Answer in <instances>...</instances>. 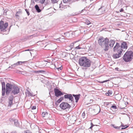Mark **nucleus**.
Here are the masks:
<instances>
[{
  "label": "nucleus",
  "instance_id": "f257e3e1",
  "mask_svg": "<svg viewBox=\"0 0 133 133\" xmlns=\"http://www.w3.org/2000/svg\"><path fill=\"white\" fill-rule=\"evenodd\" d=\"M98 42L100 46L102 47H105L104 50L105 51L108 50L109 47L112 48L115 43L114 40H110L109 41L108 39L105 38L103 37L99 38Z\"/></svg>",
  "mask_w": 133,
  "mask_h": 133
},
{
  "label": "nucleus",
  "instance_id": "f03ea898",
  "mask_svg": "<svg viewBox=\"0 0 133 133\" xmlns=\"http://www.w3.org/2000/svg\"><path fill=\"white\" fill-rule=\"evenodd\" d=\"M79 64L82 67L88 68L90 66V61L86 57H81L79 60Z\"/></svg>",
  "mask_w": 133,
  "mask_h": 133
},
{
  "label": "nucleus",
  "instance_id": "7ed1b4c3",
  "mask_svg": "<svg viewBox=\"0 0 133 133\" xmlns=\"http://www.w3.org/2000/svg\"><path fill=\"white\" fill-rule=\"evenodd\" d=\"M133 58V52L131 51H127L123 56V59L126 62H129Z\"/></svg>",
  "mask_w": 133,
  "mask_h": 133
},
{
  "label": "nucleus",
  "instance_id": "20e7f679",
  "mask_svg": "<svg viewBox=\"0 0 133 133\" xmlns=\"http://www.w3.org/2000/svg\"><path fill=\"white\" fill-rule=\"evenodd\" d=\"M8 26V24L6 22L4 23L3 21H0V29L1 31L4 32L7 30V27Z\"/></svg>",
  "mask_w": 133,
  "mask_h": 133
},
{
  "label": "nucleus",
  "instance_id": "39448f33",
  "mask_svg": "<svg viewBox=\"0 0 133 133\" xmlns=\"http://www.w3.org/2000/svg\"><path fill=\"white\" fill-rule=\"evenodd\" d=\"M114 51L115 52L122 53L123 51V49L121 47V44L116 43L115 45L113 48Z\"/></svg>",
  "mask_w": 133,
  "mask_h": 133
},
{
  "label": "nucleus",
  "instance_id": "423d86ee",
  "mask_svg": "<svg viewBox=\"0 0 133 133\" xmlns=\"http://www.w3.org/2000/svg\"><path fill=\"white\" fill-rule=\"evenodd\" d=\"M59 107L61 109L65 110L70 109L71 106L67 103L63 102L60 104Z\"/></svg>",
  "mask_w": 133,
  "mask_h": 133
},
{
  "label": "nucleus",
  "instance_id": "0eeeda50",
  "mask_svg": "<svg viewBox=\"0 0 133 133\" xmlns=\"http://www.w3.org/2000/svg\"><path fill=\"white\" fill-rule=\"evenodd\" d=\"M14 85L11 84L7 83L6 85V95L9 94L10 91L12 90L14 86Z\"/></svg>",
  "mask_w": 133,
  "mask_h": 133
},
{
  "label": "nucleus",
  "instance_id": "6e6552de",
  "mask_svg": "<svg viewBox=\"0 0 133 133\" xmlns=\"http://www.w3.org/2000/svg\"><path fill=\"white\" fill-rule=\"evenodd\" d=\"M20 91V89L17 87L15 85L13 88L12 89L11 93L14 95H15L18 93Z\"/></svg>",
  "mask_w": 133,
  "mask_h": 133
},
{
  "label": "nucleus",
  "instance_id": "1a4fd4ad",
  "mask_svg": "<svg viewBox=\"0 0 133 133\" xmlns=\"http://www.w3.org/2000/svg\"><path fill=\"white\" fill-rule=\"evenodd\" d=\"M54 91L55 95L57 97L61 96L63 95L61 91L58 89H54Z\"/></svg>",
  "mask_w": 133,
  "mask_h": 133
},
{
  "label": "nucleus",
  "instance_id": "9d476101",
  "mask_svg": "<svg viewBox=\"0 0 133 133\" xmlns=\"http://www.w3.org/2000/svg\"><path fill=\"white\" fill-rule=\"evenodd\" d=\"M2 95L4 96L5 95V82H3L2 83Z\"/></svg>",
  "mask_w": 133,
  "mask_h": 133
},
{
  "label": "nucleus",
  "instance_id": "9b49d317",
  "mask_svg": "<svg viewBox=\"0 0 133 133\" xmlns=\"http://www.w3.org/2000/svg\"><path fill=\"white\" fill-rule=\"evenodd\" d=\"M44 48L45 50H52L54 49L52 48V44H51L46 45L44 47Z\"/></svg>",
  "mask_w": 133,
  "mask_h": 133
},
{
  "label": "nucleus",
  "instance_id": "f8f14e48",
  "mask_svg": "<svg viewBox=\"0 0 133 133\" xmlns=\"http://www.w3.org/2000/svg\"><path fill=\"white\" fill-rule=\"evenodd\" d=\"M50 115L49 114H48L47 112H42V116L43 117H45V119L49 118V116Z\"/></svg>",
  "mask_w": 133,
  "mask_h": 133
},
{
  "label": "nucleus",
  "instance_id": "ddd939ff",
  "mask_svg": "<svg viewBox=\"0 0 133 133\" xmlns=\"http://www.w3.org/2000/svg\"><path fill=\"white\" fill-rule=\"evenodd\" d=\"M64 98L65 99H68L69 100H72L73 98L72 95L71 94H68L64 95Z\"/></svg>",
  "mask_w": 133,
  "mask_h": 133
},
{
  "label": "nucleus",
  "instance_id": "4468645a",
  "mask_svg": "<svg viewBox=\"0 0 133 133\" xmlns=\"http://www.w3.org/2000/svg\"><path fill=\"white\" fill-rule=\"evenodd\" d=\"M113 55V57L114 58H119L121 56L122 53L115 52Z\"/></svg>",
  "mask_w": 133,
  "mask_h": 133
},
{
  "label": "nucleus",
  "instance_id": "2eb2a0df",
  "mask_svg": "<svg viewBox=\"0 0 133 133\" xmlns=\"http://www.w3.org/2000/svg\"><path fill=\"white\" fill-rule=\"evenodd\" d=\"M121 47L122 49H127V46L126 43L125 42H123L121 44Z\"/></svg>",
  "mask_w": 133,
  "mask_h": 133
},
{
  "label": "nucleus",
  "instance_id": "dca6fc26",
  "mask_svg": "<svg viewBox=\"0 0 133 133\" xmlns=\"http://www.w3.org/2000/svg\"><path fill=\"white\" fill-rule=\"evenodd\" d=\"M25 94L26 96H28L29 97L30 96H32L35 95H33L28 90L26 91V92Z\"/></svg>",
  "mask_w": 133,
  "mask_h": 133
},
{
  "label": "nucleus",
  "instance_id": "f3484780",
  "mask_svg": "<svg viewBox=\"0 0 133 133\" xmlns=\"http://www.w3.org/2000/svg\"><path fill=\"white\" fill-rule=\"evenodd\" d=\"M81 96L80 94L74 95L73 94L72 96L75 97V100H79Z\"/></svg>",
  "mask_w": 133,
  "mask_h": 133
},
{
  "label": "nucleus",
  "instance_id": "a211bd4d",
  "mask_svg": "<svg viewBox=\"0 0 133 133\" xmlns=\"http://www.w3.org/2000/svg\"><path fill=\"white\" fill-rule=\"evenodd\" d=\"M35 8L38 12H39L41 11V10L39 8V7L38 5H36L35 6Z\"/></svg>",
  "mask_w": 133,
  "mask_h": 133
},
{
  "label": "nucleus",
  "instance_id": "6ab92c4d",
  "mask_svg": "<svg viewBox=\"0 0 133 133\" xmlns=\"http://www.w3.org/2000/svg\"><path fill=\"white\" fill-rule=\"evenodd\" d=\"M8 106L11 107L13 104V100H9Z\"/></svg>",
  "mask_w": 133,
  "mask_h": 133
},
{
  "label": "nucleus",
  "instance_id": "aec40b11",
  "mask_svg": "<svg viewBox=\"0 0 133 133\" xmlns=\"http://www.w3.org/2000/svg\"><path fill=\"white\" fill-rule=\"evenodd\" d=\"M121 127H123L122 128H121V129H125L129 127V126L128 125L127 126V125H124L122 123V124L121 125Z\"/></svg>",
  "mask_w": 133,
  "mask_h": 133
},
{
  "label": "nucleus",
  "instance_id": "412c9836",
  "mask_svg": "<svg viewBox=\"0 0 133 133\" xmlns=\"http://www.w3.org/2000/svg\"><path fill=\"white\" fill-rule=\"evenodd\" d=\"M22 14L21 12V11H18L17 12L16 16L17 18H18L19 17V15L21 14Z\"/></svg>",
  "mask_w": 133,
  "mask_h": 133
},
{
  "label": "nucleus",
  "instance_id": "4be33fe9",
  "mask_svg": "<svg viewBox=\"0 0 133 133\" xmlns=\"http://www.w3.org/2000/svg\"><path fill=\"white\" fill-rule=\"evenodd\" d=\"M17 72L19 74H21L23 75H25L26 73V71H17Z\"/></svg>",
  "mask_w": 133,
  "mask_h": 133
},
{
  "label": "nucleus",
  "instance_id": "5701e85b",
  "mask_svg": "<svg viewBox=\"0 0 133 133\" xmlns=\"http://www.w3.org/2000/svg\"><path fill=\"white\" fill-rule=\"evenodd\" d=\"M112 94V92L110 90H109L108 92L106 93V95L107 96H109Z\"/></svg>",
  "mask_w": 133,
  "mask_h": 133
},
{
  "label": "nucleus",
  "instance_id": "b1692460",
  "mask_svg": "<svg viewBox=\"0 0 133 133\" xmlns=\"http://www.w3.org/2000/svg\"><path fill=\"white\" fill-rule=\"evenodd\" d=\"M14 123L15 125L16 126H18V123L17 120L15 119L14 121Z\"/></svg>",
  "mask_w": 133,
  "mask_h": 133
},
{
  "label": "nucleus",
  "instance_id": "393cba45",
  "mask_svg": "<svg viewBox=\"0 0 133 133\" xmlns=\"http://www.w3.org/2000/svg\"><path fill=\"white\" fill-rule=\"evenodd\" d=\"M25 62H24L18 61L17 62V63H18V65H23L22 63H25Z\"/></svg>",
  "mask_w": 133,
  "mask_h": 133
},
{
  "label": "nucleus",
  "instance_id": "a878e982",
  "mask_svg": "<svg viewBox=\"0 0 133 133\" xmlns=\"http://www.w3.org/2000/svg\"><path fill=\"white\" fill-rule=\"evenodd\" d=\"M111 108L114 109H116L117 108L116 106L115 105H112L111 107Z\"/></svg>",
  "mask_w": 133,
  "mask_h": 133
},
{
  "label": "nucleus",
  "instance_id": "bb28decb",
  "mask_svg": "<svg viewBox=\"0 0 133 133\" xmlns=\"http://www.w3.org/2000/svg\"><path fill=\"white\" fill-rule=\"evenodd\" d=\"M76 49H83V48L80 47H79V45L78 46L74 48Z\"/></svg>",
  "mask_w": 133,
  "mask_h": 133
},
{
  "label": "nucleus",
  "instance_id": "cd10ccee",
  "mask_svg": "<svg viewBox=\"0 0 133 133\" xmlns=\"http://www.w3.org/2000/svg\"><path fill=\"white\" fill-rule=\"evenodd\" d=\"M52 3H55L57 2L58 1L57 0H51Z\"/></svg>",
  "mask_w": 133,
  "mask_h": 133
},
{
  "label": "nucleus",
  "instance_id": "c85d7f7f",
  "mask_svg": "<svg viewBox=\"0 0 133 133\" xmlns=\"http://www.w3.org/2000/svg\"><path fill=\"white\" fill-rule=\"evenodd\" d=\"M24 62H26L25 63H22L24 65H25L26 66L28 65V62L27 61H24Z\"/></svg>",
  "mask_w": 133,
  "mask_h": 133
},
{
  "label": "nucleus",
  "instance_id": "c756f323",
  "mask_svg": "<svg viewBox=\"0 0 133 133\" xmlns=\"http://www.w3.org/2000/svg\"><path fill=\"white\" fill-rule=\"evenodd\" d=\"M25 10L26 12V13H27L28 15V16H29V15L30 13H29V12L28 11V10L27 9H25Z\"/></svg>",
  "mask_w": 133,
  "mask_h": 133
},
{
  "label": "nucleus",
  "instance_id": "7c9ffc66",
  "mask_svg": "<svg viewBox=\"0 0 133 133\" xmlns=\"http://www.w3.org/2000/svg\"><path fill=\"white\" fill-rule=\"evenodd\" d=\"M14 97L12 95H11L9 97V100H13V99Z\"/></svg>",
  "mask_w": 133,
  "mask_h": 133
},
{
  "label": "nucleus",
  "instance_id": "2f4dec72",
  "mask_svg": "<svg viewBox=\"0 0 133 133\" xmlns=\"http://www.w3.org/2000/svg\"><path fill=\"white\" fill-rule=\"evenodd\" d=\"M45 0H40V2L41 4H43Z\"/></svg>",
  "mask_w": 133,
  "mask_h": 133
},
{
  "label": "nucleus",
  "instance_id": "473e14b6",
  "mask_svg": "<svg viewBox=\"0 0 133 133\" xmlns=\"http://www.w3.org/2000/svg\"><path fill=\"white\" fill-rule=\"evenodd\" d=\"M86 24L87 25H89L91 23V22L88 20H87L86 22Z\"/></svg>",
  "mask_w": 133,
  "mask_h": 133
},
{
  "label": "nucleus",
  "instance_id": "72a5a7b5",
  "mask_svg": "<svg viewBox=\"0 0 133 133\" xmlns=\"http://www.w3.org/2000/svg\"><path fill=\"white\" fill-rule=\"evenodd\" d=\"M31 109L33 110L36 109V107L35 106H33L31 107Z\"/></svg>",
  "mask_w": 133,
  "mask_h": 133
},
{
  "label": "nucleus",
  "instance_id": "f704fd0d",
  "mask_svg": "<svg viewBox=\"0 0 133 133\" xmlns=\"http://www.w3.org/2000/svg\"><path fill=\"white\" fill-rule=\"evenodd\" d=\"M25 133H32L29 130H27L24 131Z\"/></svg>",
  "mask_w": 133,
  "mask_h": 133
},
{
  "label": "nucleus",
  "instance_id": "c9c22d12",
  "mask_svg": "<svg viewBox=\"0 0 133 133\" xmlns=\"http://www.w3.org/2000/svg\"><path fill=\"white\" fill-rule=\"evenodd\" d=\"M71 0H63V2L64 3H66L68 1H70Z\"/></svg>",
  "mask_w": 133,
  "mask_h": 133
},
{
  "label": "nucleus",
  "instance_id": "e433bc0d",
  "mask_svg": "<svg viewBox=\"0 0 133 133\" xmlns=\"http://www.w3.org/2000/svg\"><path fill=\"white\" fill-rule=\"evenodd\" d=\"M3 14L4 15H6V10L4 11Z\"/></svg>",
  "mask_w": 133,
  "mask_h": 133
},
{
  "label": "nucleus",
  "instance_id": "4c0bfd02",
  "mask_svg": "<svg viewBox=\"0 0 133 133\" xmlns=\"http://www.w3.org/2000/svg\"><path fill=\"white\" fill-rule=\"evenodd\" d=\"M92 101L93 100H90V103H87L86 102H85V104H86V105H88L89 104H90V102H92Z\"/></svg>",
  "mask_w": 133,
  "mask_h": 133
},
{
  "label": "nucleus",
  "instance_id": "58836bf2",
  "mask_svg": "<svg viewBox=\"0 0 133 133\" xmlns=\"http://www.w3.org/2000/svg\"><path fill=\"white\" fill-rule=\"evenodd\" d=\"M77 42H74V43H71V44H70V46H74V44L75 43H76Z\"/></svg>",
  "mask_w": 133,
  "mask_h": 133
},
{
  "label": "nucleus",
  "instance_id": "ea45409f",
  "mask_svg": "<svg viewBox=\"0 0 133 133\" xmlns=\"http://www.w3.org/2000/svg\"><path fill=\"white\" fill-rule=\"evenodd\" d=\"M121 127V126L120 127H115V128L117 129H120Z\"/></svg>",
  "mask_w": 133,
  "mask_h": 133
},
{
  "label": "nucleus",
  "instance_id": "a19ab883",
  "mask_svg": "<svg viewBox=\"0 0 133 133\" xmlns=\"http://www.w3.org/2000/svg\"><path fill=\"white\" fill-rule=\"evenodd\" d=\"M109 103V102H106L105 103H104L105 105L106 104V105H108L109 103Z\"/></svg>",
  "mask_w": 133,
  "mask_h": 133
},
{
  "label": "nucleus",
  "instance_id": "79ce46f5",
  "mask_svg": "<svg viewBox=\"0 0 133 133\" xmlns=\"http://www.w3.org/2000/svg\"><path fill=\"white\" fill-rule=\"evenodd\" d=\"M115 69L116 70H117L118 71H120V69H119V68H115Z\"/></svg>",
  "mask_w": 133,
  "mask_h": 133
},
{
  "label": "nucleus",
  "instance_id": "37998d69",
  "mask_svg": "<svg viewBox=\"0 0 133 133\" xmlns=\"http://www.w3.org/2000/svg\"><path fill=\"white\" fill-rule=\"evenodd\" d=\"M109 81V80H105V81H104L102 82L101 83H104V82H107V81Z\"/></svg>",
  "mask_w": 133,
  "mask_h": 133
},
{
  "label": "nucleus",
  "instance_id": "c03bdc74",
  "mask_svg": "<svg viewBox=\"0 0 133 133\" xmlns=\"http://www.w3.org/2000/svg\"><path fill=\"white\" fill-rule=\"evenodd\" d=\"M56 69H57L58 71H59L60 70H61V67L56 68Z\"/></svg>",
  "mask_w": 133,
  "mask_h": 133
},
{
  "label": "nucleus",
  "instance_id": "a18cd8bd",
  "mask_svg": "<svg viewBox=\"0 0 133 133\" xmlns=\"http://www.w3.org/2000/svg\"><path fill=\"white\" fill-rule=\"evenodd\" d=\"M9 120L10 121H14V119H12V118H10L9 119Z\"/></svg>",
  "mask_w": 133,
  "mask_h": 133
},
{
  "label": "nucleus",
  "instance_id": "49530a36",
  "mask_svg": "<svg viewBox=\"0 0 133 133\" xmlns=\"http://www.w3.org/2000/svg\"><path fill=\"white\" fill-rule=\"evenodd\" d=\"M91 127H90V129H91L92 128L93 126L94 125H92V123H91Z\"/></svg>",
  "mask_w": 133,
  "mask_h": 133
},
{
  "label": "nucleus",
  "instance_id": "de8ad7c7",
  "mask_svg": "<svg viewBox=\"0 0 133 133\" xmlns=\"http://www.w3.org/2000/svg\"><path fill=\"white\" fill-rule=\"evenodd\" d=\"M124 10L122 8L119 10V12H123V11Z\"/></svg>",
  "mask_w": 133,
  "mask_h": 133
},
{
  "label": "nucleus",
  "instance_id": "09e8293b",
  "mask_svg": "<svg viewBox=\"0 0 133 133\" xmlns=\"http://www.w3.org/2000/svg\"><path fill=\"white\" fill-rule=\"evenodd\" d=\"M18 65V63H17V62L16 63H15L14 64V65H16V66H17V65Z\"/></svg>",
  "mask_w": 133,
  "mask_h": 133
},
{
  "label": "nucleus",
  "instance_id": "8fccbe9b",
  "mask_svg": "<svg viewBox=\"0 0 133 133\" xmlns=\"http://www.w3.org/2000/svg\"><path fill=\"white\" fill-rule=\"evenodd\" d=\"M84 10H85V9H83V10H82L80 11V12L79 13L80 14L82 12H83V11Z\"/></svg>",
  "mask_w": 133,
  "mask_h": 133
},
{
  "label": "nucleus",
  "instance_id": "3c124183",
  "mask_svg": "<svg viewBox=\"0 0 133 133\" xmlns=\"http://www.w3.org/2000/svg\"><path fill=\"white\" fill-rule=\"evenodd\" d=\"M14 65V64L13 65H11V67L12 68H14L16 66V65H14V66H13Z\"/></svg>",
  "mask_w": 133,
  "mask_h": 133
},
{
  "label": "nucleus",
  "instance_id": "603ef678",
  "mask_svg": "<svg viewBox=\"0 0 133 133\" xmlns=\"http://www.w3.org/2000/svg\"><path fill=\"white\" fill-rule=\"evenodd\" d=\"M63 97H61V98L59 99L58 100H63Z\"/></svg>",
  "mask_w": 133,
  "mask_h": 133
},
{
  "label": "nucleus",
  "instance_id": "864d4df0",
  "mask_svg": "<svg viewBox=\"0 0 133 133\" xmlns=\"http://www.w3.org/2000/svg\"><path fill=\"white\" fill-rule=\"evenodd\" d=\"M85 115V113L84 112H83L82 114V116H84Z\"/></svg>",
  "mask_w": 133,
  "mask_h": 133
},
{
  "label": "nucleus",
  "instance_id": "5fc2aeb1",
  "mask_svg": "<svg viewBox=\"0 0 133 133\" xmlns=\"http://www.w3.org/2000/svg\"><path fill=\"white\" fill-rule=\"evenodd\" d=\"M62 100H57V102L58 103H59Z\"/></svg>",
  "mask_w": 133,
  "mask_h": 133
},
{
  "label": "nucleus",
  "instance_id": "6e6d98bb",
  "mask_svg": "<svg viewBox=\"0 0 133 133\" xmlns=\"http://www.w3.org/2000/svg\"><path fill=\"white\" fill-rule=\"evenodd\" d=\"M128 104V102H126L125 103V105H127V104Z\"/></svg>",
  "mask_w": 133,
  "mask_h": 133
},
{
  "label": "nucleus",
  "instance_id": "4d7b16f0",
  "mask_svg": "<svg viewBox=\"0 0 133 133\" xmlns=\"http://www.w3.org/2000/svg\"><path fill=\"white\" fill-rule=\"evenodd\" d=\"M11 133H17L16 131H15V132H11Z\"/></svg>",
  "mask_w": 133,
  "mask_h": 133
},
{
  "label": "nucleus",
  "instance_id": "13d9d810",
  "mask_svg": "<svg viewBox=\"0 0 133 133\" xmlns=\"http://www.w3.org/2000/svg\"><path fill=\"white\" fill-rule=\"evenodd\" d=\"M78 100H76L75 102L77 103L78 102Z\"/></svg>",
  "mask_w": 133,
  "mask_h": 133
},
{
  "label": "nucleus",
  "instance_id": "bf43d9fd",
  "mask_svg": "<svg viewBox=\"0 0 133 133\" xmlns=\"http://www.w3.org/2000/svg\"><path fill=\"white\" fill-rule=\"evenodd\" d=\"M113 127H114V128H115V127H116V126H114V125H113Z\"/></svg>",
  "mask_w": 133,
  "mask_h": 133
},
{
  "label": "nucleus",
  "instance_id": "052dcab7",
  "mask_svg": "<svg viewBox=\"0 0 133 133\" xmlns=\"http://www.w3.org/2000/svg\"><path fill=\"white\" fill-rule=\"evenodd\" d=\"M39 0H35V2H37V1H38Z\"/></svg>",
  "mask_w": 133,
  "mask_h": 133
},
{
  "label": "nucleus",
  "instance_id": "680f3d73",
  "mask_svg": "<svg viewBox=\"0 0 133 133\" xmlns=\"http://www.w3.org/2000/svg\"><path fill=\"white\" fill-rule=\"evenodd\" d=\"M102 8H99L98 9V10H100Z\"/></svg>",
  "mask_w": 133,
  "mask_h": 133
},
{
  "label": "nucleus",
  "instance_id": "e2e57ef3",
  "mask_svg": "<svg viewBox=\"0 0 133 133\" xmlns=\"http://www.w3.org/2000/svg\"><path fill=\"white\" fill-rule=\"evenodd\" d=\"M71 102H73V100H71Z\"/></svg>",
  "mask_w": 133,
  "mask_h": 133
},
{
  "label": "nucleus",
  "instance_id": "0e129e2a",
  "mask_svg": "<svg viewBox=\"0 0 133 133\" xmlns=\"http://www.w3.org/2000/svg\"><path fill=\"white\" fill-rule=\"evenodd\" d=\"M58 39H58H57L56 40L57 41Z\"/></svg>",
  "mask_w": 133,
  "mask_h": 133
},
{
  "label": "nucleus",
  "instance_id": "69168bd1",
  "mask_svg": "<svg viewBox=\"0 0 133 133\" xmlns=\"http://www.w3.org/2000/svg\"><path fill=\"white\" fill-rule=\"evenodd\" d=\"M76 121V120H75H75H74V121Z\"/></svg>",
  "mask_w": 133,
  "mask_h": 133
},
{
  "label": "nucleus",
  "instance_id": "338daca9",
  "mask_svg": "<svg viewBox=\"0 0 133 133\" xmlns=\"http://www.w3.org/2000/svg\"><path fill=\"white\" fill-rule=\"evenodd\" d=\"M53 122H54V121H53Z\"/></svg>",
  "mask_w": 133,
  "mask_h": 133
}]
</instances>
